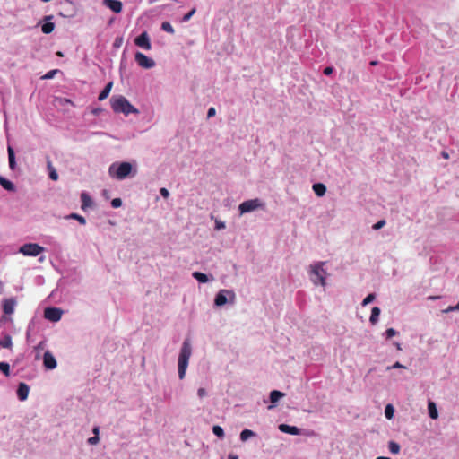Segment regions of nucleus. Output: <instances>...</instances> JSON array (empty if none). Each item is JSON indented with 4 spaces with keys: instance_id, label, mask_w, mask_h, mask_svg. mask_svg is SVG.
Returning a JSON list of instances; mask_svg holds the SVG:
<instances>
[{
    "instance_id": "1",
    "label": "nucleus",
    "mask_w": 459,
    "mask_h": 459,
    "mask_svg": "<svg viewBox=\"0 0 459 459\" xmlns=\"http://www.w3.org/2000/svg\"><path fill=\"white\" fill-rule=\"evenodd\" d=\"M110 105L115 113H123L125 116L139 114V110L122 95L113 96L110 99Z\"/></svg>"
},
{
    "instance_id": "2",
    "label": "nucleus",
    "mask_w": 459,
    "mask_h": 459,
    "mask_svg": "<svg viewBox=\"0 0 459 459\" xmlns=\"http://www.w3.org/2000/svg\"><path fill=\"white\" fill-rule=\"evenodd\" d=\"M192 354V347L188 339L185 340L178 356V377L183 379L186 376L189 359Z\"/></svg>"
},
{
    "instance_id": "3",
    "label": "nucleus",
    "mask_w": 459,
    "mask_h": 459,
    "mask_svg": "<svg viewBox=\"0 0 459 459\" xmlns=\"http://www.w3.org/2000/svg\"><path fill=\"white\" fill-rule=\"evenodd\" d=\"M325 262H318L310 265V279L315 285L325 286L326 271L323 268Z\"/></svg>"
},
{
    "instance_id": "4",
    "label": "nucleus",
    "mask_w": 459,
    "mask_h": 459,
    "mask_svg": "<svg viewBox=\"0 0 459 459\" xmlns=\"http://www.w3.org/2000/svg\"><path fill=\"white\" fill-rule=\"evenodd\" d=\"M44 251V248L35 243L24 244L20 247V252L26 256H37Z\"/></svg>"
},
{
    "instance_id": "5",
    "label": "nucleus",
    "mask_w": 459,
    "mask_h": 459,
    "mask_svg": "<svg viewBox=\"0 0 459 459\" xmlns=\"http://www.w3.org/2000/svg\"><path fill=\"white\" fill-rule=\"evenodd\" d=\"M263 206L259 199H250L240 204L238 209L241 214L253 212Z\"/></svg>"
},
{
    "instance_id": "6",
    "label": "nucleus",
    "mask_w": 459,
    "mask_h": 459,
    "mask_svg": "<svg viewBox=\"0 0 459 459\" xmlns=\"http://www.w3.org/2000/svg\"><path fill=\"white\" fill-rule=\"evenodd\" d=\"M136 63L143 68L150 69L155 65V62L146 55L137 52L134 56Z\"/></svg>"
},
{
    "instance_id": "7",
    "label": "nucleus",
    "mask_w": 459,
    "mask_h": 459,
    "mask_svg": "<svg viewBox=\"0 0 459 459\" xmlns=\"http://www.w3.org/2000/svg\"><path fill=\"white\" fill-rule=\"evenodd\" d=\"M230 295L232 299L235 298V294L232 290H221L214 299V303L218 307H221L227 303V296Z\"/></svg>"
},
{
    "instance_id": "8",
    "label": "nucleus",
    "mask_w": 459,
    "mask_h": 459,
    "mask_svg": "<svg viewBox=\"0 0 459 459\" xmlns=\"http://www.w3.org/2000/svg\"><path fill=\"white\" fill-rule=\"evenodd\" d=\"M44 316L49 321L57 322L61 319L62 310L56 307H47L44 310Z\"/></svg>"
},
{
    "instance_id": "9",
    "label": "nucleus",
    "mask_w": 459,
    "mask_h": 459,
    "mask_svg": "<svg viewBox=\"0 0 459 459\" xmlns=\"http://www.w3.org/2000/svg\"><path fill=\"white\" fill-rule=\"evenodd\" d=\"M134 43L136 46L145 49L150 50L152 48L150 38L147 32H143L134 39Z\"/></svg>"
},
{
    "instance_id": "10",
    "label": "nucleus",
    "mask_w": 459,
    "mask_h": 459,
    "mask_svg": "<svg viewBox=\"0 0 459 459\" xmlns=\"http://www.w3.org/2000/svg\"><path fill=\"white\" fill-rule=\"evenodd\" d=\"M17 304L15 298L4 299L2 301L3 311L4 315H12L14 312L15 306Z\"/></svg>"
},
{
    "instance_id": "11",
    "label": "nucleus",
    "mask_w": 459,
    "mask_h": 459,
    "mask_svg": "<svg viewBox=\"0 0 459 459\" xmlns=\"http://www.w3.org/2000/svg\"><path fill=\"white\" fill-rule=\"evenodd\" d=\"M131 170L132 165L129 162L113 163L108 169V172H131Z\"/></svg>"
},
{
    "instance_id": "12",
    "label": "nucleus",
    "mask_w": 459,
    "mask_h": 459,
    "mask_svg": "<svg viewBox=\"0 0 459 459\" xmlns=\"http://www.w3.org/2000/svg\"><path fill=\"white\" fill-rule=\"evenodd\" d=\"M43 364L47 369H54L56 368V360L48 351L44 353Z\"/></svg>"
},
{
    "instance_id": "13",
    "label": "nucleus",
    "mask_w": 459,
    "mask_h": 459,
    "mask_svg": "<svg viewBox=\"0 0 459 459\" xmlns=\"http://www.w3.org/2000/svg\"><path fill=\"white\" fill-rule=\"evenodd\" d=\"M103 5L109 8L116 13L122 12V3L119 0H103Z\"/></svg>"
},
{
    "instance_id": "14",
    "label": "nucleus",
    "mask_w": 459,
    "mask_h": 459,
    "mask_svg": "<svg viewBox=\"0 0 459 459\" xmlns=\"http://www.w3.org/2000/svg\"><path fill=\"white\" fill-rule=\"evenodd\" d=\"M30 388L25 383H20L17 389V396L21 401L28 398Z\"/></svg>"
},
{
    "instance_id": "15",
    "label": "nucleus",
    "mask_w": 459,
    "mask_h": 459,
    "mask_svg": "<svg viewBox=\"0 0 459 459\" xmlns=\"http://www.w3.org/2000/svg\"><path fill=\"white\" fill-rule=\"evenodd\" d=\"M279 429H280L281 431H282L284 433H288V434H291V435H298V434H299V428H297L295 426H290V425H287V424H281L279 426Z\"/></svg>"
},
{
    "instance_id": "16",
    "label": "nucleus",
    "mask_w": 459,
    "mask_h": 459,
    "mask_svg": "<svg viewBox=\"0 0 459 459\" xmlns=\"http://www.w3.org/2000/svg\"><path fill=\"white\" fill-rule=\"evenodd\" d=\"M312 189L317 196H323L326 192V187L322 183L313 184Z\"/></svg>"
},
{
    "instance_id": "17",
    "label": "nucleus",
    "mask_w": 459,
    "mask_h": 459,
    "mask_svg": "<svg viewBox=\"0 0 459 459\" xmlns=\"http://www.w3.org/2000/svg\"><path fill=\"white\" fill-rule=\"evenodd\" d=\"M428 410H429V417L431 419L436 420L438 418V411H437V406L434 402H432V401L429 402Z\"/></svg>"
},
{
    "instance_id": "18",
    "label": "nucleus",
    "mask_w": 459,
    "mask_h": 459,
    "mask_svg": "<svg viewBox=\"0 0 459 459\" xmlns=\"http://www.w3.org/2000/svg\"><path fill=\"white\" fill-rule=\"evenodd\" d=\"M82 199V209L86 210L88 207L91 206L92 201L91 198L86 194L82 193L81 195Z\"/></svg>"
},
{
    "instance_id": "19",
    "label": "nucleus",
    "mask_w": 459,
    "mask_h": 459,
    "mask_svg": "<svg viewBox=\"0 0 459 459\" xmlns=\"http://www.w3.org/2000/svg\"><path fill=\"white\" fill-rule=\"evenodd\" d=\"M111 88L112 82H108L100 93L98 97L99 100H104L105 99H107L110 93Z\"/></svg>"
},
{
    "instance_id": "20",
    "label": "nucleus",
    "mask_w": 459,
    "mask_h": 459,
    "mask_svg": "<svg viewBox=\"0 0 459 459\" xmlns=\"http://www.w3.org/2000/svg\"><path fill=\"white\" fill-rule=\"evenodd\" d=\"M379 315H380V308L377 307H374L371 310V315L369 317V321L372 325H375L378 321Z\"/></svg>"
},
{
    "instance_id": "21",
    "label": "nucleus",
    "mask_w": 459,
    "mask_h": 459,
    "mask_svg": "<svg viewBox=\"0 0 459 459\" xmlns=\"http://www.w3.org/2000/svg\"><path fill=\"white\" fill-rule=\"evenodd\" d=\"M0 185L6 190L8 191H13L14 190V186L13 184L7 180L6 178H4V177H1L0 176Z\"/></svg>"
},
{
    "instance_id": "22",
    "label": "nucleus",
    "mask_w": 459,
    "mask_h": 459,
    "mask_svg": "<svg viewBox=\"0 0 459 459\" xmlns=\"http://www.w3.org/2000/svg\"><path fill=\"white\" fill-rule=\"evenodd\" d=\"M283 396H284L283 393L277 391V390H273L270 394V401L272 403H275L279 401V399H281Z\"/></svg>"
},
{
    "instance_id": "23",
    "label": "nucleus",
    "mask_w": 459,
    "mask_h": 459,
    "mask_svg": "<svg viewBox=\"0 0 459 459\" xmlns=\"http://www.w3.org/2000/svg\"><path fill=\"white\" fill-rule=\"evenodd\" d=\"M255 433L254 431L246 429L242 430L240 433V440L245 442L248 438L255 437Z\"/></svg>"
},
{
    "instance_id": "24",
    "label": "nucleus",
    "mask_w": 459,
    "mask_h": 459,
    "mask_svg": "<svg viewBox=\"0 0 459 459\" xmlns=\"http://www.w3.org/2000/svg\"><path fill=\"white\" fill-rule=\"evenodd\" d=\"M8 158L10 169L13 170L15 167V158L13 149L11 146H8Z\"/></svg>"
},
{
    "instance_id": "25",
    "label": "nucleus",
    "mask_w": 459,
    "mask_h": 459,
    "mask_svg": "<svg viewBox=\"0 0 459 459\" xmlns=\"http://www.w3.org/2000/svg\"><path fill=\"white\" fill-rule=\"evenodd\" d=\"M192 275L195 280L202 283H205L209 280L208 276L201 272H194Z\"/></svg>"
},
{
    "instance_id": "26",
    "label": "nucleus",
    "mask_w": 459,
    "mask_h": 459,
    "mask_svg": "<svg viewBox=\"0 0 459 459\" xmlns=\"http://www.w3.org/2000/svg\"><path fill=\"white\" fill-rule=\"evenodd\" d=\"M388 448H389V451L394 455L399 454L400 450H401L400 445L394 441H389Z\"/></svg>"
},
{
    "instance_id": "27",
    "label": "nucleus",
    "mask_w": 459,
    "mask_h": 459,
    "mask_svg": "<svg viewBox=\"0 0 459 459\" xmlns=\"http://www.w3.org/2000/svg\"><path fill=\"white\" fill-rule=\"evenodd\" d=\"M54 29H55V24L53 22H45L41 26V30L45 34L51 33L54 30Z\"/></svg>"
},
{
    "instance_id": "28",
    "label": "nucleus",
    "mask_w": 459,
    "mask_h": 459,
    "mask_svg": "<svg viewBox=\"0 0 459 459\" xmlns=\"http://www.w3.org/2000/svg\"><path fill=\"white\" fill-rule=\"evenodd\" d=\"M12 344L13 342L10 335H5L2 340H0V346L3 348H11Z\"/></svg>"
},
{
    "instance_id": "29",
    "label": "nucleus",
    "mask_w": 459,
    "mask_h": 459,
    "mask_svg": "<svg viewBox=\"0 0 459 459\" xmlns=\"http://www.w3.org/2000/svg\"><path fill=\"white\" fill-rule=\"evenodd\" d=\"M212 432L215 436H217L220 438L224 437V430L221 426H218V425L213 426Z\"/></svg>"
},
{
    "instance_id": "30",
    "label": "nucleus",
    "mask_w": 459,
    "mask_h": 459,
    "mask_svg": "<svg viewBox=\"0 0 459 459\" xmlns=\"http://www.w3.org/2000/svg\"><path fill=\"white\" fill-rule=\"evenodd\" d=\"M394 409L392 404H387L385 409V415L388 420H391L394 416Z\"/></svg>"
},
{
    "instance_id": "31",
    "label": "nucleus",
    "mask_w": 459,
    "mask_h": 459,
    "mask_svg": "<svg viewBox=\"0 0 459 459\" xmlns=\"http://www.w3.org/2000/svg\"><path fill=\"white\" fill-rule=\"evenodd\" d=\"M161 29L170 34H173L175 32L172 25L169 22H163L161 24Z\"/></svg>"
},
{
    "instance_id": "32",
    "label": "nucleus",
    "mask_w": 459,
    "mask_h": 459,
    "mask_svg": "<svg viewBox=\"0 0 459 459\" xmlns=\"http://www.w3.org/2000/svg\"><path fill=\"white\" fill-rule=\"evenodd\" d=\"M0 371H2L6 377L10 375V366L6 362H0Z\"/></svg>"
},
{
    "instance_id": "33",
    "label": "nucleus",
    "mask_w": 459,
    "mask_h": 459,
    "mask_svg": "<svg viewBox=\"0 0 459 459\" xmlns=\"http://www.w3.org/2000/svg\"><path fill=\"white\" fill-rule=\"evenodd\" d=\"M69 218L74 219L79 221L80 224L84 225L86 223V220L84 217L77 214V213H72Z\"/></svg>"
},
{
    "instance_id": "34",
    "label": "nucleus",
    "mask_w": 459,
    "mask_h": 459,
    "mask_svg": "<svg viewBox=\"0 0 459 459\" xmlns=\"http://www.w3.org/2000/svg\"><path fill=\"white\" fill-rule=\"evenodd\" d=\"M376 296L373 293L368 294L362 301V306H367L375 299Z\"/></svg>"
},
{
    "instance_id": "35",
    "label": "nucleus",
    "mask_w": 459,
    "mask_h": 459,
    "mask_svg": "<svg viewBox=\"0 0 459 459\" xmlns=\"http://www.w3.org/2000/svg\"><path fill=\"white\" fill-rule=\"evenodd\" d=\"M122 205V200L120 198H114L112 201H111V206L113 208H118Z\"/></svg>"
},
{
    "instance_id": "36",
    "label": "nucleus",
    "mask_w": 459,
    "mask_h": 459,
    "mask_svg": "<svg viewBox=\"0 0 459 459\" xmlns=\"http://www.w3.org/2000/svg\"><path fill=\"white\" fill-rule=\"evenodd\" d=\"M386 338L390 339L397 334V332L394 328H388L385 332Z\"/></svg>"
},
{
    "instance_id": "37",
    "label": "nucleus",
    "mask_w": 459,
    "mask_h": 459,
    "mask_svg": "<svg viewBox=\"0 0 459 459\" xmlns=\"http://www.w3.org/2000/svg\"><path fill=\"white\" fill-rule=\"evenodd\" d=\"M58 72L57 69L51 70L48 72L44 76H42V79H51L54 77V75Z\"/></svg>"
},
{
    "instance_id": "38",
    "label": "nucleus",
    "mask_w": 459,
    "mask_h": 459,
    "mask_svg": "<svg viewBox=\"0 0 459 459\" xmlns=\"http://www.w3.org/2000/svg\"><path fill=\"white\" fill-rule=\"evenodd\" d=\"M195 8H193L189 13H187L186 14L184 15V17L182 18V21L187 22L195 14Z\"/></svg>"
},
{
    "instance_id": "39",
    "label": "nucleus",
    "mask_w": 459,
    "mask_h": 459,
    "mask_svg": "<svg viewBox=\"0 0 459 459\" xmlns=\"http://www.w3.org/2000/svg\"><path fill=\"white\" fill-rule=\"evenodd\" d=\"M385 225V220H381V221H377L376 224H374L373 229L374 230H379L382 227H384Z\"/></svg>"
},
{
    "instance_id": "40",
    "label": "nucleus",
    "mask_w": 459,
    "mask_h": 459,
    "mask_svg": "<svg viewBox=\"0 0 459 459\" xmlns=\"http://www.w3.org/2000/svg\"><path fill=\"white\" fill-rule=\"evenodd\" d=\"M99 441H100V438H99V437H97V436H94V437H90V438L88 439V443H89L90 445H97V444L99 443Z\"/></svg>"
},
{
    "instance_id": "41",
    "label": "nucleus",
    "mask_w": 459,
    "mask_h": 459,
    "mask_svg": "<svg viewBox=\"0 0 459 459\" xmlns=\"http://www.w3.org/2000/svg\"><path fill=\"white\" fill-rule=\"evenodd\" d=\"M391 368H405V367L397 361L393 366L387 368V369Z\"/></svg>"
},
{
    "instance_id": "42",
    "label": "nucleus",
    "mask_w": 459,
    "mask_h": 459,
    "mask_svg": "<svg viewBox=\"0 0 459 459\" xmlns=\"http://www.w3.org/2000/svg\"><path fill=\"white\" fill-rule=\"evenodd\" d=\"M197 395L200 397V398H203L206 395V391L204 388L201 387L197 390Z\"/></svg>"
},
{
    "instance_id": "43",
    "label": "nucleus",
    "mask_w": 459,
    "mask_h": 459,
    "mask_svg": "<svg viewBox=\"0 0 459 459\" xmlns=\"http://www.w3.org/2000/svg\"><path fill=\"white\" fill-rule=\"evenodd\" d=\"M116 179L117 180H122L124 178H126L127 176H129L130 174H112Z\"/></svg>"
},
{
    "instance_id": "44",
    "label": "nucleus",
    "mask_w": 459,
    "mask_h": 459,
    "mask_svg": "<svg viewBox=\"0 0 459 459\" xmlns=\"http://www.w3.org/2000/svg\"><path fill=\"white\" fill-rule=\"evenodd\" d=\"M160 195H161L164 198H168V197H169V193L168 189H166V188H164V187L160 188Z\"/></svg>"
},
{
    "instance_id": "45",
    "label": "nucleus",
    "mask_w": 459,
    "mask_h": 459,
    "mask_svg": "<svg viewBox=\"0 0 459 459\" xmlns=\"http://www.w3.org/2000/svg\"><path fill=\"white\" fill-rule=\"evenodd\" d=\"M215 113H216L215 108H214L213 107H212V108H210L208 109L207 117H212L215 116Z\"/></svg>"
},
{
    "instance_id": "46",
    "label": "nucleus",
    "mask_w": 459,
    "mask_h": 459,
    "mask_svg": "<svg viewBox=\"0 0 459 459\" xmlns=\"http://www.w3.org/2000/svg\"><path fill=\"white\" fill-rule=\"evenodd\" d=\"M122 43H123V39L122 38H117L115 39L114 46L116 48H119L122 45Z\"/></svg>"
},
{
    "instance_id": "47",
    "label": "nucleus",
    "mask_w": 459,
    "mask_h": 459,
    "mask_svg": "<svg viewBox=\"0 0 459 459\" xmlns=\"http://www.w3.org/2000/svg\"><path fill=\"white\" fill-rule=\"evenodd\" d=\"M333 69L331 66H327L324 69V74L325 75H330L333 73Z\"/></svg>"
},
{
    "instance_id": "48",
    "label": "nucleus",
    "mask_w": 459,
    "mask_h": 459,
    "mask_svg": "<svg viewBox=\"0 0 459 459\" xmlns=\"http://www.w3.org/2000/svg\"><path fill=\"white\" fill-rule=\"evenodd\" d=\"M102 112V108H95L91 110V113L94 115V116H98L100 115V113Z\"/></svg>"
},
{
    "instance_id": "49",
    "label": "nucleus",
    "mask_w": 459,
    "mask_h": 459,
    "mask_svg": "<svg viewBox=\"0 0 459 459\" xmlns=\"http://www.w3.org/2000/svg\"><path fill=\"white\" fill-rule=\"evenodd\" d=\"M223 228H225L224 222H222L221 221H216V229L221 230V229H223Z\"/></svg>"
},
{
    "instance_id": "50",
    "label": "nucleus",
    "mask_w": 459,
    "mask_h": 459,
    "mask_svg": "<svg viewBox=\"0 0 459 459\" xmlns=\"http://www.w3.org/2000/svg\"><path fill=\"white\" fill-rule=\"evenodd\" d=\"M44 346H45V342L44 341H41L36 347L35 349L37 350H42L44 349Z\"/></svg>"
},
{
    "instance_id": "51",
    "label": "nucleus",
    "mask_w": 459,
    "mask_h": 459,
    "mask_svg": "<svg viewBox=\"0 0 459 459\" xmlns=\"http://www.w3.org/2000/svg\"><path fill=\"white\" fill-rule=\"evenodd\" d=\"M455 310L456 309L455 308V306H450L446 309H445L444 312L445 313H449V312L455 311Z\"/></svg>"
},
{
    "instance_id": "52",
    "label": "nucleus",
    "mask_w": 459,
    "mask_h": 459,
    "mask_svg": "<svg viewBox=\"0 0 459 459\" xmlns=\"http://www.w3.org/2000/svg\"><path fill=\"white\" fill-rule=\"evenodd\" d=\"M59 174H49V177L52 180L56 181L58 179Z\"/></svg>"
},
{
    "instance_id": "53",
    "label": "nucleus",
    "mask_w": 459,
    "mask_h": 459,
    "mask_svg": "<svg viewBox=\"0 0 459 459\" xmlns=\"http://www.w3.org/2000/svg\"><path fill=\"white\" fill-rule=\"evenodd\" d=\"M92 431L94 433V436L99 437V432H100V428L99 427H94Z\"/></svg>"
},
{
    "instance_id": "54",
    "label": "nucleus",
    "mask_w": 459,
    "mask_h": 459,
    "mask_svg": "<svg viewBox=\"0 0 459 459\" xmlns=\"http://www.w3.org/2000/svg\"><path fill=\"white\" fill-rule=\"evenodd\" d=\"M440 299V296H429L428 297V299L429 300H436V299Z\"/></svg>"
},
{
    "instance_id": "55",
    "label": "nucleus",
    "mask_w": 459,
    "mask_h": 459,
    "mask_svg": "<svg viewBox=\"0 0 459 459\" xmlns=\"http://www.w3.org/2000/svg\"><path fill=\"white\" fill-rule=\"evenodd\" d=\"M228 459H238V456L237 455L230 454L229 455Z\"/></svg>"
},
{
    "instance_id": "56",
    "label": "nucleus",
    "mask_w": 459,
    "mask_h": 459,
    "mask_svg": "<svg viewBox=\"0 0 459 459\" xmlns=\"http://www.w3.org/2000/svg\"><path fill=\"white\" fill-rule=\"evenodd\" d=\"M394 345L396 347V349H397L398 351H401V350H402L401 343H399V342H394Z\"/></svg>"
},
{
    "instance_id": "57",
    "label": "nucleus",
    "mask_w": 459,
    "mask_h": 459,
    "mask_svg": "<svg viewBox=\"0 0 459 459\" xmlns=\"http://www.w3.org/2000/svg\"><path fill=\"white\" fill-rule=\"evenodd\" d=\"M442 156L445 158V159H448L449 158V154L446 152H442Z\"/></svg>"
},
{
    "instance_id": "58",
    "label": "nucleus",
    "mask_w": 459,
    "mask_h": 459,
    "mask_svg": "<svg viewBox=\"0 0 459 459\" xmlns=\"http://www.w3.org/2000/svg\"><path fill=\"white\" fill-rule=\"evenodd\" d=\"M48 167L49 172H56L55 169L52 168L50 162H48Z\"/></svg>"
},
{
    "instance_id": "59",
    "label": "nucleus",
    "mask_w": 459,
    "mask_h": 459,
    "mask_svg": "<svg viewBox=\"0 0 459 459\" xmlns=\"http://www.w3.org/2000/svg\"><path fill=\"white\" fill-rule=\"evenodd\" d=\"M377 459H391V458H389V457H385V456H379V457H377Z\"/></svg>"
},
{
    "instance_id": "60",
    "label": "nucleus",
    "mask_w": 459,
    "mask_h": 459,
    "mask_svg": "<svg viewBox=\"0 0 459 459\" xmlns=\"http://www.w3.org/2000/svg\"><path fill=\"white\" fill-rule=\"evenodd\" d=\"M377 64V61H371V62H370V65H376Z\"/></svg>"
},
{
    "instance_id": "61",
    "label": "nucleus",
    "mask_w": 459,
    "mask_h": 459,
    "mask_svg": "<svg viewBox=\"0 0 459 459\" xmlns=\"http://www.w3.org/2000/svg\"><path fill=\"white\" fill-rule=\"evenodd\" d=\"M56 55H57L58 56H63V53H62L61 51H58V52L56 53Z\"/></svg>"
},
{
    "instance_id": "62",
    "label": "nucleus",
    "mask_w": 459,
    "mask_h": 459,
    "mask_svg": "<svg viewBox=\"0 0 459 459\" xmlns=\"http://www.w3.org/2000/svg\"><path fill=\"white\" fill-rule=\"evenodd\" d=\"M455 308L456 310H459V302L457 303V305H456V306H455Z\"/></svg>"
},
{
    "instance_id": "63",
    "label": "nucleus",
    "mask_w": 459,
    "mask_h": 459,
    "mask_svg": "<svg viewBox=\"0 0 459 459\" xmlns=\"http://www.w3.org/2000/svg\"><path fill=\"white\" fill-rule=\"evenodd\" d=\"M5 320H7V318H6L5 316H3V317L1 318V321H2V322H3V321H5Z\"/></svg>"
}]
</instances>
